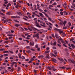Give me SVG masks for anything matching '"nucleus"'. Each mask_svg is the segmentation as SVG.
Returning a JSON list of instances; mask_svg holds the SVG:
<instances>
[{
  "instance_id": "603ef678",
  "label": "nucleus",
  "mask_w": 75,
  "mask_h": 75,
  "mask_svg": "<svg viewBox=\"0 0 75 75\" xmlns=\"http://www.w3.org/2000/svg\"><path fill=\"white\" fill-rule=\"evenodd\" d=\"M23 18V19H24L25 20H26V21H28V20L26 18Z\"/></svg>"
},
{
  "instance_id": "de8ad7c7",
  "label": "nucleus",
  "mask_w": 75,
  "mask_h": 75,
  "mask_svg": "<svg viewBox=\"0 0 75 75\" xmlns=\"http://www.w3.org/2000/svg\"><path fill=\"white\" fill-rule=\"evenodd\" d=\"M9 40H10V39H11V38H12L13 37H8Z\"/></svg>"
},
{
  "instance_id": "aec40b11",
  "label": "nucleus",
  "mask_w": 75,
  "mask_h": 75,
  "mask_svg": "<svg viewBox=\"0 0 75 75\" xmlns=\"http://www.w3.org/2000/svg\"><path fill=\"white\" fill-rule=\"evenodd\" d=\"M26 51V52H28V53H29V52L30 53L31 52V50H28V51Z\"/></svg>"
},
{
  "instance_id": "a878e982",
  "label": "nucleus",
  "mask_w": 75,
  "mask_h": 75,
  "mask_svg": "<svg viewBox=\"0 0 75 75\" xmlns=\"http://www.w3.org/2000/svg\"><path fill=\"white\" fill-rule=\"evenodd\" d=\"M17 14H18L19 15V14H21V12H17Z\"/></svg>"
},
{
  "instance_id": "0eeeda50",
  "label": "nucleus",
  "mask_w": 75,
  "mask_h": 75,
  "mask_svg": "<svg viewBox=\"0 0 75 75\" xmlns=\"http://www.w3.org/2000/svg\"><path fill=\"white\" fill-rule=\"evenodd\" d=\"M52 61H53V62H55V63H56V62H57V60L53 58L52 59Z\"/></svg>"
},
{
  "instance_id": "c756f323",
  "label": "nucleus",
  "mask_w": 75,
  "mask_h": 75,
  "mask_svg": "<svg viewBox=\"0 0 75 75\" xmlns=\"http://www.w3.org/2000/svg\"><path fill=\"white\" fill-rule=\"evenodd\" d=\"M15 25L16 27H18V26H20V24H16Z\"/></svg>"
},
{
  "instance_id": "c85d7f7f",
  "label": "nucleus",
  "mask_w": 75,
  "mask_h": 75,
  "mask_svg": "<svg viewBox=\"0 0 75 75\" xmlns=\"http://www.w3.org/2000/svg\"><path fill=\"white\" fill-rule=\"evenodd\" d=\"M39 58H43L44 56H38Z\"/></svg>"
},
{
  "instance_id": "39448f33",
  "label": "nucleus",
  "mask_w": 75,
  "mask_h": 75,
  "mask_svg": "<svg viewBox=\"0 0 75 75\" xmlns=\"http://www.w3.org/2000/svg\"><path fill=\"white\" fill-rule=\"evenodd\" d=\"M39 14H40V16L41 17H42L44 18V16L43 15V14L42 13H39Z\"/></svg>"
},
{
  "instance_id": "20e7f679",
  "label": "nucleus",
  "mask_w": 75,
  "mask_h": 75,
  "mask_svg": "<svg viewBox=\"0 0 75 75\" xmlns=\"http://www.w3.org/2000/svg\"><path fill=\"white\" fill-rule=\"evenodd\" d=\"M54 66H53V67L48 66L47 67V69H48L49 70H52V68L54 69Z\"/></svg>"
},
{
  "instance_id": "a18cd8bd",
  "label": "nucleus",
  "mask_w": 75,
  "mask_h": 75,
  "mask_svg": "<svg viewBox=\"0 0 75 75\" xmlns=\"http://www.w3.org/2000/svg\"><path fill=\"white\" fill-rule=\"evenodd\" d=\"M45 42H43L42 43V45H44V44H45Z\"/></svg>"
},
{
  "instance_id": "5fc2aeb1",
  "label": "nucleus",
  "mask_w": 75,
  "mask_h": 75,
  "mask_svg": "<svg viewBox=\"0 0 75 75\" xmlns=\"http://www.w3.org/2000/svg\"><path fill=\"white\" fill-rule=\"evenodd\" d=\"M11 18H16V16H11Z\"/></svg>"
},
{
  "instance_id": "412c9836",
  "label": "nucleus",
  "mask_w": 75,
  "mask_h": 75,
  "mask_svg": "<svg viewBox=\"0 0 75 75\" xmlns=\"http://www.w3.org/2000/svg\"><path fill=\"white\" fill-rule=\"evenodd\" d=\"M57 45V42H54L53 44V45Z\"/></svg>"
},
{
  "instance_id": "ddd939ff",
  "label": "nucleus",
  "mask_w": 75,
  "mask_h": 75,
  "mask_svg": "<svg viewBox=\"0 0 75 75\" xmlns=\"http://www.w3.org/2000/svg\"><path fill=\"white\" fill-rule=\"evenodd\" d=\"M66 23H67V21H64L63 23V24L64 25V26H65V24H66Z\"/></svg>"
},
{
  "instance_id": "bb28decb",
  "label": "nucleus",
  "mask_w": 75,
  "mask_h": 75,
  "mask_svg": "<svg viewBox=\"0 0 75 75\" xmlns=\"http://www.w3.org/2000/svg\"><path fill=\"white\" fill-rule=\"evenodd\" d=\"M18 56L19 57V58H21V53H19L18 54Z\"/></svg>"
},
{
  "instance_id": "a19ab883",
  "label": "nucleus",
  "mask_w": 75,
  "mask_h": 75,
  "mask_svg": "<svg viewBox=\"0 0 75 75\" xmlns=\"http://www.w3.org/2000/svg\"><path fill=\"white\" fill-rule=\"evenodd\" d=\"M26 48H27V49H30V46H27L26 47Z\"/></svg>"
},
{
  "instance_id": "6e6552de",
  "label": "nucleus",
  "mask_w": 75,
  "mask_h": 75,
  "mask_svg": "<svg viewBox=\"0 0 75 75\" xmlns=\"http://www.w3.org/2000/svg\"><path fill=\"white\" fill-rule=\"evenodd\" d=\"M32 14L33 15H32V17L33 18H34V17H35V15H34V14H35V13L34 12H33L32 13Z\"/></svg>"
},
{
  "instance_id": "0e129e2a",
  "label": "nucleus",
  "mask_w": 75,
  "mask_h": 75,
  "mask_svg": "<svg viewBox=\"0 0 75 75\" xmlns=\"http://www.w3.org/2000/svg\"><path fill=\"white\" fill-rule=\"evenodd\" d=\"M60 14L61 15H63V12L62 11L60 12Z\"/></svg>"
},
{
  "instance_id": "774afa93",
  "label": "nucleus",
  "mask_w": 75,
  "mask_h": 75,
  "mask_svg": "<svg viewBox=\"0 0 75 75\" xmlns=\"http://www.w3.org/2000/svg\"><path fill=\"white\" fill-rule=\"evenodd\" d=\"M5 47H10V46L8 45H5Z\"/></svg>"
},
{
  "instance_id": "338daca9",
  "label": "nucleus",
  "mask_w": 75,
  "mask_h": 75,
  "mask_svg": "<svg viewBox=\"0 0 75 75\" xmlns=\"http://www.w3.org/2000/svg\"><path fill=\"white\" fill-rule=\"evenodd\" d=\"M52 5H57V3L54 2L53 4H52Z\"/></svg>"
},
{
  "instance_id": "473e14b6",
  "label": "nucleus",
  "mask_w": 75,
  "mask_h": 75,
  "mask_svg": "<svg viewBox=\"0 0 75 75\" xmlns=\"http://www.w3.org/2000/svg\"><path fill=\"white\" fill-rule=\"evenodd\" d=\"M8 51H5L3 52V53L4 54H5V53H7V52H8Z\"/></svg>"
},
{
  "instance_id": "f3484780",
  "label": "nucleus",
  "mask_w": 75,
  "mask_h": 75,
  "mask_svg": "<svg viewBox=\"0 0 75 75\" xmlns=\"http://www.w3.org/2000/svg\"><path fill=\"white\" fill-rule=\"evenodd\" d=\"M59 68H62V69H65V68H66V67L64 66L62 67H59Z\"/></svg>"
},
{
  "instance_id": "1a4fd4ad",
  "label": "nucleus",
  "mask_w": 75,
  "mask_h": 75,
  "mask_svg": "<svg viewBox=\"0 0 75 75\" xmlns=\"http://www.w3.org/2000/svg\"><path fill=\"white\" fill-rule=\"evenodd\" d=\"M45 58L46 59L47 58V59H50V57L49 56V54H47L46 55V56L45 57Z\"/></svg>"
},
{
  "instance_id": "37998d69",
  "label": "nucleus",
  "mask_w": 75,
  "mask_h": 75,
  "mask_svg": "<svg viewBox=\"0 0 75 75\" xmlns=\"http://www.w3.org/2000/svg\"><path fill=\"white\" fill-rule=\"evenodd\" d=\"M59 24L60 25H63V23H61V22H60V23H59Z\"/></svg>"
},
{
  "instance_id": "4468645a",
  "label": "nucleus",
  "mask_w": 75,
  "mask_h": 75,
  "mask_svg": "<svg viewBox=\"0 0 75 75\" xmlns=\"http://www.w3.org/2000/svg\"><path fill=\"white\" fill-rule=\"evenodd\" d=\"M33 30H37V31H40V30H38V29L35 28L33 27Z\"/></svg>"
},
{
  "instance_id": "c9c22d12",
  "label": "nucleus",
  "mask_w": 75,
  "mask_h": 75,
  "mask_svg": "<svg viewBox=\"0 0 75 75\" xmlns=\"http://www.w3.org/2000/svg\"><path fill=\"white\" fill-rule=\"evenodd\" d=\"M0 14H1V15H2V16H4V14L2 13H0Z\"/></svg>"
},
{
  "instance_id": "bf43d9fd",
  "label": "nucleus",
  "mask_w": 75,
  "mask_h": 75,
  "mask_svg": "<svg viewBox=\"0 0 75 75\" xmlns=\"http://www.w3.org/2000/svg\"><path fill=\"white\" fill-rule=\"evenodd\" d=\"M25 61H29V59H25Z\"/></svg>"
},
{
  "instance_id": "dca6fc26",
  "label": "nucleus",
  "mask_w": 75,
  "mask_h": 75,
  "mask_svg": "<svg viewBox=\"0 0 75 75\" xmlns=\"http://www.w3.org/2000/svg\"><path fill=\"white\" fill-rule=\"evenodd\" d=\"M54 53L55 55H57L58 54V52H57V51L56 50H54Z\"/></svg>"
},
{
  "instance_id": "3c124183",
  "label": "nucleus",
  "mask_w": 75,
  "mask_h": 75,
  "mask_svg": "<svg viewBox=\"0 0 75 75\" xmlns=\"http://www.w3.org/2000/svg\"><path fill=\"white\" fill-rule=\"evenodd\" d=\"M48 18L49 20H50V21H52L51 18L49 17H48Z\"/></svg>"
},
{
  "instance_id": "c03bdc74",
  "label": "nucleus",
  "mask_w": 75,
  "mask_h": 75,
  "mask_svg": "<svg viewBox=\"0 0 75 75\" xmlns=\"http://www.w3.org/2000/svg\"><path fill=\"white\" fill-rule=\"evenodd\" d=\"M40 25H41V26H42V27H46V25H43L40 24Z\"/></svg>"
},
{
  "instance_id": "052dcab7",
  "label": "nucleus",
  "mask_w": 75,
  "mask_h": 75,
  "mask_svg": "<svg viewBox=\"0 0 75 75\" xmlns=\"http://www.w3.org/2000/svg\"><path fill=\"white\" fill-rule=\"evenodd\" d=\"M28 63L29 64H30L31 63H32V61H31L30 60V61L29 62H28Z\"/></svg>"
},
{
  "instance_id": "6e6d98bb",
  "label": "nucleus",
  "mask_w": 75,
  "mask_h": 75,
  "mask_svg": "<svg viewBox=\"0 0 75 75\" xmlns=\"http://www.w3.org/2000/svg\"><path fill=\"white\" fill-rule=\"evenodd\" d=\"M9 52L11 53V54H13V52L11 51H9Z\"/></svg>"
},
{
  "instance_id": "4d7b16f0",
  "label": "nucleus",
  "mask_w": 75,
  "mask_h": 75,
  "mask_svg": "<svg viewBox=\"0 0 75 75\" xmlns=\"http://www.w3.org/2000/svg\"><path fill=\"white\" fill-rule=\"evenodd\" d=\"M53 49L54 50H55L56 49H57V48H56V47H53Z\"/></svg>"
},
{
  "instance_id": "4be33fe9",
  "label": "nucleus",
  "mask_w": 75,
  "mask_h": 75,
  "mask_svg": "<svg viewBox=\"0 0 75 75\" xmlns=\"http://www.w3.org/2000/svg\"><path fill=\"white\" fill-rule=\"evenodd\" d=\"M54 30H55V31H59V29L58 28H55L54 29Z\"/></svg>"
},
{
  "instance_id": "f704fd0d",
  "label": "nucleus",
  "mask_w": 75,
  "mask_h": 75,
  "mask_svg": "<svg viewBox=\"0 0 75 75\" xmlns=\"http://www.w3.org/2000/svg\"><path fill=\"white\" fill-rule=\"evenodd\" d=\"M45 15V16H46V17H48H48H49V16H48V15L46 14Z\"/></svg>"
},
{
  "instance_id": "423d86ee",
  "label": "nucleus",
  "mask_w": 75,
  "mask_h": 75,
  "mask_svg": "<svg viewBox=\"0 0 75 75\" xmlns=\"http://www.w3.org/2000/svg\"><path fill=\"white\" fill-rule=\"evenodd\" d=\"M28 28L29 30H30V31H33V30H32V29H33V27H30V28L28 27Z\"/></svg>"
},
{
  "instance_id": "7ed1b4c3",
  "label": "nucleus",
  "mask_w": 75,
  "mask_h": 75,
  "mask_svg": "<svg viewBox=\"0 0 75 75\" xmlns=\"http://www.w3.org/2000/svg\"><path fill=\"white\" fill-rule=\"evenodd\" d=\"M39 34L38 33L36 34V35H33V37L34 38L35 37H37L38 39H39V36L38 35Z\"/></svg>"
},
{
  "instance_id": "680f3d73",
  "label": "nucleus",
  "mask_w": 75,
  "mask_h": 75,
  "mask_svg": "<svg viewBox=\"0 0 75 75\" xmlns=\"http://www.w3.org/2000/svg\"><path fill=\"white\" fill-rule=\"evenodd\" d=\"M57 45L59 47H61V45L59 44H57Z\"/></svg>"
},
{
  "instance_id": "9b49d317",
  "label": "nucleus",
  "mask_w": 75,
  "mask_h": 75,
  "mask_svg": "<svg viewBox=\"0 0 75 75\" xmlns=\"http://www.w3.org/2000/svg\"><path fill=\"white\" fill-rule=\"evenodd\" d=\"M30 45H34V42H30Z\"/></svg>"
},
{
  "instance_id": "7c9ffc66",
  "label": "nucleus",
  "mask_w": 75,
  "mask_h": 75,
  "mask_svg": "<svg viewBox=\"0 0 75 75\" xmlns=\"http://www.w3.org/2000/svg\"><path fill=\"white\" fill-rule=\"evenodd\" d=\"M49 52H50V51H46L45 52V54H47V53H48Z\"/></svg>"
},
{
  "instance_id": "79ce46f5",
  "label": "nucleus",
  "mask_w": 75,
  "mask_h": 75,
  "mask_svg": "<svg viewBox=\"0 0 75 75\" xmlns=\"http://www.w3.org/2000/svg\"><path fill=\"white\" fill-rule=\"evenodd\" d=\"M62 35L63 36H66V34H65V33H63L62 34Z\"/></svg>"
},
{
  "instance_id": "a211bd4d",
  "label": "nucleus",
  "mask_w": 75,
  "mask_h": 75,
  "mask_svg": "<svg viewBox=\"0 0 75 75\" xmlns=\"http://www.w3.org/2000/svg\"><path fill=\"white\" fill-rule=\"evenodd\" d=\"M71 47H73V48H75V45H74L73 44H71Z\"/></svg>"
},
{
  "instance_id": "f03ea898",
  "label": "nucleus",
  "mask_w": 75,
  "mask_h": 75,
  "mask_svg": "<svg viewBox=\"0 0 75 75\" xmlns=\"http://www.w3.org/2000/svg\"><path fill=\"white\" fill-rule=\"evenodd\" d=\"M60 41H61V42L63 44H64V41L63 39L62 38H59L58 40L57 41L58 43H59V44H60L61 45V43Z\"/></svg>"
},
{
  "instance_id": "e2e57ef3",
  "label": "nucleus",
  "mask_w": 75,
  "mask_h": 75,
  "mask_svg": "<svg viewBox=\"0 0 75 75\" xmlns=\"http://www.w3.org/2000/svg\"><path fill=\"white\" fill-rule=\"evenodd\" d=\"M46 50H50V48H49V47H48L46 49Z\"/></svg>"
},
{
  "instance_id": "5701e85b",
  "label": "nucleus",
  "mask_w": 75,
  "mask_h": 75,
  "mask_svg": "<svg viewBox=\"0 0 75 75\" xmlns=\"http://www.w3.org/2000/svg\"><path fill=\"white\" fill-rule=\"evenodd\" d=\"M61 61H62L63 62H64V60L62 58H60V60Z\"/></svg>"
},
{
  "instance_id": "864d4df0",
  "label": "nucleus",
  "mask_w": 75,
  "mask_h": 75,
  "mask_svg": "<svg viewBox=\"0 0 75 75\" xmlns=\"http://www.w3.org/2000/svg\"><path fill=\"white\" fill-rule=\"evenodd\" d=\"M13 42V40H11V41H10V43Z\"/></svg>"
},
{
  "instance_id": "9d476101",
  "label": "nucleus",
  "mask_w": 75,
  "mask_h": 75,
  "mask_svg": "<svg viewBox=\"0 0 75 75\" xmlns=\"http://www.w3.org/2000/svg\"><path fill=\"white\" fill-rule=\"evenodd\" d=\"M28 35V33H27V34H25V36H26L27 35V36L28 37H31V35Z\"/></svg>"
},
{
  "instance_id": "6ab92c4d",
  "label": "nucleus",
  "mask_w": 75,
  "mask_h": 75,
  "mask_svg": "<svg viewBox=\"0 0 75 75\" xmlns=\"http://www.w3.org/2000/svg\"><path fill=\"white\" fill-rule=\"evenodd\" d=\"M72 63H73V64H75V61L74 60H72L71 61Z\"/></svg>"
},
{
  "instance_id": "f8f14e48",
  "label": "nucleus",
  "mask_w": 75,
  "mask_h": 75,
  "mask_svg": "<svg viewBox=\"0 0 75 75\" xmlns=\"http://www.w3.org/2000/svg\"><path fill=\"white\" fill-rule=\"evenodd\" d=\"M59 33H60V34H62V33H63V31H61V30L60 29H59Z\"/></svg>"
},
{
  "instance_id": "2f4dec72",
  "label": "nucleus",
  "mask_w": 75,
  "mask_h": 75,
  "mask_svg": "<svg viewBox=\"0 0 75 75\" xmlns=\"http://www.w3.org/2000/svg\"><path fill=\"white\" fill-rule=\"evenodd\" d=\"M4 57H7V56H8V54H4Z\"/></svg>"
},
{
  "instance_id": "09e8293b",
  "label": "nucleus",
  "mask_w": 75,
  "mask_h": 75,
  "mask_svg": "<svg viewBox=\"0 0 75 75\" xmlns=\"http://www.w3.org/2000/svg\"><path fill=\"white\" fill-rule=\"evenodd\" d=\"M52 55L53 56H54V57H56L57 56H56V55H55V54H52Z\"/></svg>"
},
{
  "instance_id": "72a5a7b5",
  "label": "nucleus",
  "mask_w": 75,
  "mask_h": 75,
  "mask_svg": "<svg viewBox=\"0 0 75 75\" xmlns=\"http://www.w3.org/2000/svg\"><path fill=\"white\" fill-rule=\"evenodd\" d=\"M24 24H26V25H30V24H29V23H25Z\"/></svg>"
},
{
  "instance_id": "e433bc0d",
  "label": "nucleus",
  "mask_w": 75,
  "mask_h": 75,
  "mask_svg": "<svg viewBox=\"0 0 75 75\" xmlns=\"http://www.w3.org/2000/svg\"><path fill=\"white\" fill-rule=\"evenodd\" d=\"M7 36H13V34L8 35Z\"/></svg>"
},
{
  "instance_id": "49530a36",
  "label": "nucleus",
  "mask_w": 75,
  "mask_h": 75,
  "mask_svg": "<svg viewBox=\"0 0 75 75\" xmlns=\"http://www.w3.org/2000/svg\"><path fill=\"white\" fill-rule=\"evenodd\" d=\"M21 69V68H20V67H18V71H20Z\"/></svg>"
},
{
  "instance_id": "2eb2a0df",
  "label": "nucleus",
  "mask_w": 75,
  "mask_h": 75,
  "mask_svg": "<svg viewBox=\"0 0 75 75\" xmlns=\"http://www.w3.org/2000/svg\"><path fill=\"white\" fill-rule=\"evenodd\" d=\"M55 36L56 38H59V36H58V34H55Z\"/></svg>"
},
{
  "instance_id": "ea45409f",
  "label": "nucleus",
  "mask_w": 75,
  "mask_h": 75,
  "mask_svg": "<svg viewBox=\"0 0 75 75\" xmlns=\"http://www.w3.org/2000/svg\"><path fill=\"white\" fill-rule=\"evenodd\" d=\"M63 29H67V26H66L65 27H63Z\"/></svg>"
},
{
  "instance_id": "69168bd1",
  "label": "nucleus",
  "mask_w": 75,
  "mask_h": 75,
  "mask_svg": "<svg viewBox=\"0 0 75 75\" xmlns=\"http://www.w3.org/2000/svg\"><path fill=\"white\" fill-rule=\"evenodd\" d=\"M52 71H54L55 72V71H56V69H55L54 68H53V69Z\"/></svg>"
},
{
  "instance_id": "cd10ccee",
  "label": "nucleus",
  "mask_w": 75,
  "mask_h": 75,
  "mask_svg": "<svg viewBox=\"0 0 75 75\" xmlns=\"http://www.w3.org/2000/svg\"><path fill=\"white\" fill-rule=\"evenodd\" d=\"M4 49H0V51H4Z\"/></svg>"
},
{
  "instance_id": "393cba45",
  "label": "nucleus",
  "mask_w": 75,
  "mask_h": 75,
  "mask_svg": "<svg viewBox=\"0 0 75 75\" xmlns=\"http://www.w3.org/2000/svg\"><path fill=\"white\" fill-rule=\"evenodd\" d=\"M11 14V13H10V12H8L6 13V14H7V15H10Z\"/></svg>"
},
{
  "instance_id": "4c0bfd02",
  "label": "nucleus",
  "mask_w": 75,
  "mask_h": 75,
  "mask_svg": "<svg viewBox=\"0 0 75 75\" xmlns=\"http://www.w3.org/2000/svg\"><path fill=\"white\" fill-rule=\"evenodd\" d=\"M21 58L22 59H25V57L24 56H22L21 57Z\"/></svg>"
},
{
  "instance_id": "8fccbe9b",
  "label": "nucleus",
  "mask_w": 75,
  "mask_h": 75,
  "mask_svg": "<svg viewBox=\"0 0 75 75\" xmlns=\"http://www.w3.org/2000/svg\"><path fill=\"white\" fill-rule=\"evenodd\" d=\"M15 7L16 8H18V6H17V5L15 6Z\"/></svg>"
},
{
  "instance_id": "13d9d810",
  "label": "nucleus",
  "mask_w": 75,
  "mask_h": 75,
  "mask_svg": "<svg viewBox=\"0 0 75 75\" xmlns=\"http://www.w3.org/2000/svg\"><path fill=\"white\" fill-rule=\"evenodd\" d=\"M31 51H35V50L34 49H31Z\"/></svg>"
},
{
  "instance_id": "b1692460",
  "label": "nucleus",
  "mask_w": 75,
  "mask_h": 75,
  "mask_svg": "<svg viewBox=\"0 0 75 75\" xmlns=\"http://www.w3.org/2000/svg\"><path fill=\"white\" fill-rule=\"evenodd\" d=\"M6 21H7V22H8L9 21H12V20L10 19H6Z\"/></svg>"
},
{
  "instance_id": "58836bf2",
  "label": "nucleus",
  "mask_w": 75,
  "mask_h": 75,
  "mask_svg": "<svg viewBox=\"0 0 75 75\" xmlns=\"http://www.w3.org/2000/svg\"><path fill=\"white\" fill-rule=\"evenodd\" d=\"M14 21L15 22H16V23H19V21H17V20H14Z\"/></svg>"
},
{
  "instance_id": "f257e3e1",
  "label": "nucleus",
  "mask_w": 75,
  "mask_h": 75,
  "mask_svg": "<svg viewBox=\"0 0 75 75\" xmlns=\"http://www.w3.org/2000/svg\"><path fill=\"white\" fill-rule=\"evenodd\" d=\"M37 18H36L33 19V20L34 21L35 20L34 22V23L36 24V26L37 27H38L39 28H41V27L39 25L40 24H39L38 23H37Z\"/></svg>"
}]
</instances>
